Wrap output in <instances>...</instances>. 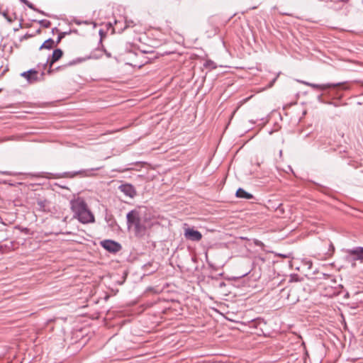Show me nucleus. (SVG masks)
Returning a JSON list of instances; mask_svg holds the SVG:
<instances>
[{"label": "nucleus", "instance_id": "2", "mask_svg": "<svg viewBox=\"0 0 363 363\" xmlns=\"http://www.w3.org/2000/svg\"><path fill=\"white\" fill-rule=\"evenodd\" d=\"M126 218L128 228H133L136 236L141 237L145 235L146 227L138 211L133 210L128 212Z\"/></svg>", "mask_w": 363, "mask_h": 363}, {"label": "nucleus", "instance_id": "3", "mask_svg": "<svg viewBox=\"0 0 363 363\" xmlns=\"http://www.w3.org/2000/svg\"><path fill=\"white\" fill-rule=\"evenodd\" d=\"M101 245L107 251L110 252H118L121 249V245L113 240H105L101 242Z\"/></svg>", "mask_w": 363, "mask_h": 363}, {"label": "nucleus", "instance_id": "1", "mask_svg": "<svg viewBox=\"0 0 363 363\" xmlns=\"http://www.w3.org/2000/svg\"><path fill=\"white\" fill-rule=\"evenodd\" d=\"M70 208L74 213L73 218L77 219L83 224L94 223V216L88 208L86 203L82 198L78 197L71 200Z\"/></svg>", "mask_w": 363, "mask_h": 363}, {"label": "nucleus", "instance_id": "4", "mask_svg": "<svg viewBox=\"0 0 363 363\" xmlns=\"http://www.w3.org/2000/svg\"><path fill=\"white\" fill-rule=\"evenodd\" d=\"M100 169H101V167H96V168L90 169H82V170L75 172L73 173L65 172L59 177H65V178L74 177V176L78 175V174L82 175L83 177H91V176H93V174L91 173L92 171L99 170Z\"/></svg>", "mask_w": 363, "mask_h": 363}, {"label": "nucleus", "instance_id": "21", "mask_svg": "<svg viewBox=\"0 0 363 363\" xmlns=\"http://www.w3.org/2000/svg\"><path fill=\"white\" fill-rule=\"evenodd\" d=\"M65 234L69 235V234H71V232H66V233H65Z\"/></svg>", "mask_w": 363, "mask_h": 363}, {"label": "nucleus", "instance_id": "8", "mask_svg": "<svg viewBox=\"0 0 363 363\" xmlns=\"http://www.w3.org/2000/svg\"><path fill=\"white\" fill-rule=\"evenodd\" d=\"M62 55H63V52L61 49H55L53 51L50 59H48V62H47L48 63L50 64V68H51V67L52 66V65L55 62H56L57 60H59L62 57ZM52 72H53V70H52L51 69H49V70H48L49 74H51Z\"/></svg>", "mask_w": 363, "mask_h": 363}, {"label": "nucleus", "instance_id": "11", "mask_svg": "<svg viewBox=\"0 0 363 363\" xmlns=\"http://www.w3.org/2000/svg\"><path fill=\"white\" fill-rule=\"evenodd\" d=\"M236 196L238 198L245 199H251L253 198V196L245 191L243 189L239 188L236 191Z\"/></svg>", "mask_w": 363, "mask_h": 363}, {"label": "nucleus", "instance_id": "15", "mask_svg": "<svg viewBox=\"0 0 363 363\" xmlns=\"http://www.w3.org/2000/svg\"><path fill=\"white\" fill-rule=\"evenodd\" d=\"M39 23L44 28H49L51 26L50 21L46 19L40 21Z\"/></svg>", "mask_w": 363, "mask_h": 363}, {"label": "nucleus", "instance_id": "20", "mask_svg": "<svg viewBox=\"0 0 363 363\" xmlns=\"http://www.w3.org/2000/svg\"><path fill=\"white\" fill-rule=\"evenodd\" d=\"M352 266L353 267H354L356 266V263H355V262L352 263Z\"/></svg>", "mask_w": 363, "mask_h": 363}, {"label": "nucleus", "instance_id": "12", "mask_svg": "<svg viewBox=\"0 0 363 363\" xmlns=\"http://www.w3.org/2000/svg\"><path fill=\"white\" fill-rule=\"evenodd\" d=\"M48 201L46 199H38L36 202V208L40 211H46Z\"/></svg>", "mask_w": 363, "mask_h": 363}, {"label": "nucleus", "instance_id": "9", "mask_svg": "<svg viewBox=\"0 0 363 363\" xmlns=\"http://www.w3.org/2000/svg\"><path fill=\"white\" fill-rule=\"evenodd\" d=\"M306 85L311 86L315 89L319 90H325L330 87H335L338 86H342L343 84H313L309 82H303Z\"/></svg>", "mask_w": 363, "mask_h": 363}, {"label": "nucleus", "instance_id": "13", "mask_svg": "<svg viewBox=\"0 0 363 363\" xmlns=\"http://www.w3.org/2000/svg\"><path fill=\"white\" fill-rule=\"evenodd\" d=\"M55 46V41L52 38H49L45 40L40 46V49H52Z\"/></svg>", "mask_w": 363, "mask_h": 363}, {"label": "nucleus", "instance_id": "18", "mask_svg": "<svg viewBox=\"0 0 363 363\" xmlns=\"http://www.w3.org/2000/svg\"><path fill=\"white\" fill-rule=\"evenodd\" d=\"M74 63H75L74 62H69L68 65H74Z\"/></svg>", "mask_w": 363, "mask_h": 363}, {"label": "nucleus", "instance_id": "14", "mask_svg": "<svg viewBox=\"0 0 363 363\" xmlns=\"http://www.w3.org/2000/svg\"><path fill=\"white\" fill-rule=\"evenodd\" d=\"M19 1L21 3L26 4L30 9L38 11V10L35 7V6L32 3L29 2L28 0H19ZM39 12H40V11H39ZM40 13H44L43 11H40Z\"/></svg>", "mask_w": 363, "mask_h": 363}, {"label": "nucleus", "instance_id": "19", "mask_svg": "<svg viewBox=\"0 0 363 363\" xmlns=\"http://www.w3.org/2000/svg\"><path fill=\"white\" fill-rule=\"evenodd\" d=\"M259 243H260V244H262V242H255V244H256L257 245H259Z\"/></svg>", "mask_w": 363, "mask_h": 363}, {"label": "nucleus", "instance_id": "7", "mask_svg": "<svg viewBox=\"0 0 363 363\" xmlns=\"http://www.w3.org/2000/svg\"><path fill=\"white\" fill-rule=\"evenodd\" d=\"M38 72L33 69L21 74V77H24L30 84L36 82L38 80Z\"/></svg>", "mask_w": 363, "mask_h": 363}, {"label": "nucleus", "instance_id": "16", "mask_svg": "<svg viewBox=\"0 0 363 363\" xmlns=\"http://www.w3.org/2000/svg\"><path fill=\"white\" fill-rule=\"evenodd\" d=\"M74 22L76 24H77V25H80L82 23H84V24H86V25L93 24L94 27H96V23H94V22H89V21H86L82 22V21H80L79 20H74Z\"/></svg>", "mask_w": 363, "mask_h": 363}, {"label": "nucleus", "instance_id": "10", "mask_svg": "<svg viewBox=\"0 0 363 363\" xmlns=\"http://www.w3.org/2000/svg\"><path fill=\"white\" fill-rule=\"evenodd\" d=\"M348 253L351 255H354V261L359 260L363 263V247H357L356 248L349 250Z\"/></svg>", "mask_w": 363, "mask_h": 363}, {"label": "nucleus", "instance_id": "17", "mask_svg": "<svg viewBox=\"0 0 363 363\" xmlns=\"http://www.w3.org/2000/svg\"><path fill=\"white\" fill-rule=\"evenodd\" d=\"M63 38V35L62 34H60V35L58 36L57 38V43H59L60 42V40H62V38Z\"/></svg>", "mask_w": 363, "mask_h": 363}, {"label": "nucleus", "instance_id": "6", "mask_svg": "<svg viewBox=\"0 0 363 363\" xmlns=\"http://www.w3.org/2000/svg\"><path fill=\"white\" fill-rule=\"evenodd\" d=\"M118 189L125 196L133 198L136 195V190L135 187L130 184H124L119 186Z\"/></svg>", "mask_w": 363, "mask_h": 363}, {"label": "nucleus", "instance_id": "5", "mask_svg": "<svg viewBox=\"0 0 363 363\" xmlns=\"http://www.w3.org/2000/svg\"><path fill=\"white\" fill-rule=\"evenodd\" d=\"M184 237L191 241H199L202 238V235L199 231L188 228L185 229Z\"/></svg>", "mask_w": 363, "mask_h": 363}]
</instances>
